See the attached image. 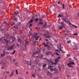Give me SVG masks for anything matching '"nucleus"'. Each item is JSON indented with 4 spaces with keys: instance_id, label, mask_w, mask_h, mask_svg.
Instances as JSON below:
<instances>
[{
    "instance_id": "obj_1",
    "label": "nucleus",
    "mask_w": 79,
    "mask_h": 79,
    "mask_svg": "<svg viewBox=\"0 0 79 79\" xmlns=\"http://www.w3.org/2000/svg\"><path fill=\"white\" fill-rule=\"evenodd\" d=\"M36 54H38V51H36L35 52H33L32 54V56L34 57V58H36V57H35L34 55H35Z\"/></svg>"
},
{
    "instance_id": "obj_2",
    "label": "nucleus",
    "mask_w": 79,
    "mask_h": 79,
    "mask_svg": "<svg viewBox=\"0 0 79 79\" xmlns=\"http://www.w3.org/2000/svg\"><path fill=\"white\" fill-rule=\"evenodd\" d=\"M57 48H59V50H60V52H62V51H63L62 53V54H63V53H65V52H64V51H63V50H61V48H62L61 47L58 46L57 47Z\"/></svg>"
},
{
    "instance_id": "obj_3",
    "label": "nucleus",
    "mask_w": 79,
    "mask_h": 79,
    "mask_svg": "<svg viewBox=\"0 0 79 79\" xmlns=\"http://www.w3.org/2000/svg\"><path fill=\"white\" fill-rule=\"evenodd\" d=\"M13 47H14V45H12L11 47H7V50H10L13 49Z\"/></svg>"
},
{
    "instance_id": "obj_4",
    "label": "nucleus",
    "mask_w": 79,
    "mask_h": 79,
    "mask_svg": "<svg viewBox=\"0 0 79 79\" xmlns=\"http://www.w3.org/2000/svg\"><path fill=\"white\" fill-rule=\"evenodd\" d=\"M14 14L15 16H18V15L19 14V12L18 10H16L15 12H14Z\"/></svg>"
},
{
    "instance_id": "obj_5",
    "label": "nucleus",
    "mask_w": 79,
    "mask_h": 79,
    "mask_svg": "<svg viewBox=\"0 0 79 79\" xmlns=\"http://www.w3.org/2000/svg\"><path fill=\"white\" fill-rule=\"evenodd\" d=\"M50 53H51V52L50 51H47L45 53L46 55H48V56L49 55Z\"/></svg>"
},
{
    "instance_id": "obj_6",
    "label": "nucleus",
    "mask_w": 79,
    "mask_h": 79,
    "mask_svg": "<svg viewBox=\"0 0 79 79\" xmlns=\"http://www.w3.org/2000/svg\"><path fill=\"white\" fill-rule=\"evenodd\" d=\"M60 24L62 26L64 27V28H65V25L64 24V22H62Z\"/></svg>"
},
{
    "instance_id": "obj_7",
    "label": "nucleus",
    "mask_w": 79,
    "mask_h": 79,
    "mask_svg": "<svg viewBox=\"0 0 79 79\" xmlns=\"http://www.w3.org/2000/svg\"><path fill=\"white\" fill-rule=\"evenodd\" d=\"M51 75H52V74L49 72V71H48L47 72V76H50Z\"/></svg>"
},
{
    "instance_id": "obj_8",
    "label": "nucleus",
    "mask_w": 79,
    "mask_h": 79,
    "mask_svg": "<svg viewBox=\"0 0 79 79\" xmlns=\"http://www.w3.org/2000/svg\"><path fill=\"white\" fill-rule=\"evenodd\" d=\"M63 27H62V26H59L58 27V29L59 30H62V29H63Z\"/></svg>"
},
{
    "instance_id": "obj_9",
    "label": "nucleus",
    "mask_w": 79,
    "mask_h": 79,
    "mask_svg": "<svg viewBox=\"0 0 79 79\" xmlns=\"http://www.w3.org/2000/svg\"><path fill=\"white\" fill-rule=\"evenodd\" d=\"M33 23V20L32 19H31L29 22L27 23V24H31V23Z\"/></svg>"
},
{
    "instance_id": "obj_10",
    "label": "nucleus",
    "mask_w": 79,
    "mask_h": 79,
    "mask_svg": "<svg viewBox=\"0 0 79 79\" xmlns=\"http://www.w3.org/2000/svg\"><path fill=\"white\" fill-rule=\"evenodd\" d=\"M46 26H47V22H45L44 25L42 26V27L43 28H45V27H46Z\"/></svg>"
},
{
    "instance_id": "obj_11",
    "label": "nucleus",
    "mask_w": 79,
    "mask_h": 79,
    "mask_svg": "<svg viewBox=\"0 0 79 79\" xmlns=\"http://www.w3.org/2000/svg\"><path fill=\"white\" fill-rule=\"evenodd\" d=\"M50 62H51L52 64H54L55 65H56V63H55V62H53V61L52 60L51 61V60Z\"/></svg>"
},
{
    "instance_id": "obj_12",
    "label": "nucleus",
    "mask_w": 79,
    "mask_h": 79,
    "mask_svg": "<svg viewBox=\"0 0 79 79\" xmlns=\"http://www.w3.org/2000/svg\"><path fill=\"white\" fill-rule=\"evenodd\" d=\"M14 73H15V71H12L10 75L12 76H13V74H14Z\"/></svg>"
},
{
    "instance_id": "obj_13",
    "label": "nucleus",
    "mask_w": 79,
    "mask_h": 79,
    "mask_svg": "<svg viewBox=\"0 0 79 79\" xmlns=\"http://www.w3.org/2000/svg\"><path fill=\"white\" fill-rule=\"evenodd\" d=\"M4 41H5L6 42V43L7 44V43H9V41H8V40L5 39H4Z\"/></svg>"
},
{
    "instance_id": "obj_14",
    "label": "nucleus",
    "mask_w": 79,
    "mask_h": 79,
    "mask_svg": "<svg viewBox=\"0 0 79 79\" xmlns=\"http://www.w3.org/2000/svg\"><path fill=\"white\" fill-rule=\"evenodd\" d=\"M25 62H26V63H27V65H31V63H30L29 64V61H27V62H26V60H25Z\"/></svg>"
},
{
    "instance_id": "obj_15",
    "label": "nucleus",
    "mask_w": 79,
    "mask_h": 79,
    "mask_svg": "<svg viewBox=\"0 0 79 79\" xmlns=\"http://www.w3.org/2000/svg\"><path fill=\"white\" fill-rule=\"evenodd\" d=\"M61 5L62 6V8H63V9H62V10H64V9H66V8L64 7V4H61Z\"/></svg>"
},
{
    "instance_id": "obj_16",
    "label": "nucleus",
    "mask_w": 79,
    "mask_h": 79,
    "mask_svg": "<svg viewBox=\"0 0 79 79\" xmlns=\"http://www.w3.org/2000/svg\"><path fill=\"white\" fill-rule=\"evenodd\" d=\"M62 20L63 21H64L65 22V23H68V21L66 20V19L65 18H63V19H62Z\"/></svg>"
},
{
    "instance_id": "obj_17",
    "label": "nucleus",
    "mask_w": 79,
    "mask_h": 79,
    "mask_svg": "<svg viewBox=\"0 0 79 79\" xmlns=\"http://www.w3.org/2000/svg\"><path fill=\"white\" fill-rule=\"evenodd\" d=\"M13 20H14V21H15V22H17L18 21V18H14V19H13Z\"/></svg>"
},
{
    "instance_id": "obj_18",
    "label": "nucleus",
    "mask_w": 79,
    "mask_h": 79,
    "mask_svg": "<svg viewBox=\"0 0 79 79\" xmlns=\"http://www.w3.org/2000/svg\"><path fill=\"white\" fill-rule=\"evenodd\" d=\"M71 64H70V63H68L67 64V66H69V68H70V67H71V66H72V65H71Z\"/></svg>"
},
{
    "instance_id": "obj_19",
    "label": "nucleus",
    "mask_w": 79,
    "mask_h": 79,
    "mask_svg": "<svg viewBox=\"0 0 79 79\" xmlns=\"http://www.w3.org/2000/svg\"><path fill=\"white\" fill-rule=\"evenodd\" d=\"M12 42H14L16 40V38L15 37H12Z\"/></svg>"
},
{
    "instance_id": "obj_20",
    "label": "nucleus",
    "mask_w": 79,
    "mask_h": 79,
    "mask_svg": "<svg viewBox=\"0 0 79 79\" xmlns=\"http://www.w3.org/2000/svg\"><path fill=\"white\" fill-rule=\"evenodd\" d=\"M50 45L49 46V45H48L47 46V49L48 50H50V48H51V47H50Z\"/></svg>"
},
{
    "instance_id": "obj_21",
    "label": "nucleus",
    "mask_w": 79,
    "mask_h": 79,
    "mask_svg": "<svg viewBox=\"0 0 79 79\" xmlns=\"http://www.w3.org/2000/svg\"><path fill=\"white\" fill-rule=\"evenodd\" d=\"M55 61H56V62H55V63H56V64H57V61H58V59H55Z\"/></svg>"
},
{
    "instance_id": "obj_22",
    "label": "nucleus",
    "mask_w": 79,
    "mask_h": 79,
    "mask_svg": "<svg viewBox=\"0 0 79 79\" xmlns=\"http://www.w3.org/2000/svg\"><path fill=\"white\" fill-rule=\"evenodd\" d=\"M18 42H19V43H21L22 41H21V40L20 39H18Z\"/></svg>"
},
{
    "instance_id": "obj_23",
    "label": "nucleus",
    "mask_w": 79,
    "mask_h": 79,
    "mask_svg": "<svg viewBox=\"0 0 79 79\" xmlns=\"http://www.w3.org/2000/svg\"><path fill=\"white\" fill-rule=\"evenodd\" d=\"M25 42L26 45V44H27V45H29V44H28L29 42L28 41L25 40Z\"/></svg>"
},
{
    "instance_id": "obj_24",
    "label": "nucleus",
    "mask_w": 79,
    "mask_h": 79,
    "mask_svg": "<svg viewBox=\"0 0 79 79\" xmlns=\"http://www.w3.org/2000/svg\"><path fill=\"white\" fill-rule=\"evenodd\" d=\"M56 8H58V9H60V6H59L56 5Z\"/></svg>"
},
{
    "instance_id": "obj_25",
    "label": "nucleus",
    "mask_w": 79,
    "mask_h": 79,
    "mask_svg": "<svg viewBox=\"0 0 79 79\" xmlns=\"http://www.w3.org/2000/svg\"><path fill=\"white\" fill-rule=\"evenodd\" d=\"M5 55V52H4V53L3 54H1V56H4Z\"/></svg>"
},
{
    "instance_id": "obj_26",
    "label": "nucleus",
    "mask_w": 79,
    "mask_h": 79,
    "mask_svg": "<svg viewBox=\"0 0 79 79\" xmlns=\"http://www.w3.org/2000/svg\"><path fill=\"white\" fill-rule=\"evenodd\" d=\"M50 61H51V59H50L49 60L48 59H47V61H48V63L49 64L50 63Z\"/></svg>"
},
{
    "instance_id": "obj_27",
    "label": "nucleus",
    "mask_w": 79,
    "mask_h": 79,
    "mask_svg": "<svg viewBox=\"0 0 79 79\" xmlns=\"http://www.w3.org/2000/svg\"><path fill=\"white\" fill-rule=\"evenodd\" d=\"M43 23L42 22H39V24H41V25H43Z\"/></svg>"
},
{
    "instance_id": "obj_28",
    "label": "nucleus",
    "mask_w": 79,
    "mask_h": 79,
    "mask_svg": "<svg viewBox=\"0 0 79 79\" xmlns=\"http://www.w3.org/2000/svg\"><path fill=\"white\" fill-rule=\"evenodd\" d=\"M62 4V3L61 2H60V1L58 2V3H57L58 5H60V4Z\"/></svg>"
},
{
    "instance_id": "obj_29",
    "label": "nucleus",
    "mask_w": 79,
    "mask_h": 79,
    "mask_svg": "<svg viewBox=\"0 0 79 79\" xmlns=\"http://www.w3.org/2000/svg\"><path fill=\"white\" fill-rule=\"evenodd\" d=\"M76 47H77V45H76L75 46H73V47H75V48H73L74 49V50L77 49V48H76Z\"/></svg>"
},
{
    "instance_id": "obj_30",
    "label": "nucleus",
    "mask_w": 79,
    "mask_h": 79,
    "mask_svg": "<svg viewBox=\"0 0 79 79\" xmlns=\"http://www.w3.org/2000/svg\"><path fill=\"white\" fill-rule=\"evenodd\" d=\"M53 71H57V69H56V68H55L54 69H53Z\"/></svg>"
},
{
    "instance_id": "obj_31",
    "label": "nucleus",
    "mask_w": 79,
    "mask_h": 79,
    "mask_svg": "<svg viewBox=\"0 0 79 79\" xmlns=\"http://www.w3.org/2000/svg\"><path fill=\"white\" fill-rule=\"evenodd\" d=\"M68 23H69V24L70 25V26H72V23H71L69 21H68Z\"/></svg>"
},
{
    "instance_id": "obj_32",
    "label": "nucleus",
    "mask_w": 79,
    "mask_h": 79,
    "mask_svg": "<svg viewBox=\"0 0 79 79\" xmlns=\"http://www.w3.org/2000/svg\"><path fill=\"white\" fill-rule=\"evenodd\" d=\"M32 17L31 19H33L34 18V15H33V14L32 15Z\"/></svg>"
},
{
    "instance_id": "obj_33",
    "label": "nucleus",
    "mask_w": 79,
    "mask_h": 79,
    "mask_svg": "<svg viewBox=\"0 0 79 79\" xmlns=\"http://www.w3.org/2000/svg\"><path fill=\"white\" fill-rule=\"evenodd\" d=\"M71 40H69V41H67V44H69V43H71Z\"/></svg>"
},
{
    "instance_id": "obj_34",
    "label": "nucleus",
    "mask_w": 79,
    "mask_h": 79,
    "mask_svg": "<svg viewBox=\"0 0 79 79\" xmlns=\"http://www.w3.org/2000/svg\"><path fill=\"white\" fill-rule=\"evenodd\" d=\"M2 64H3L4 65V66H5V65L4 64H6V63L3 61Z\"/></svg>"
},
{
    "instance_id": "obj_35",
    "label": "nucleus",
    "mask_w": 79,
    "mask_h": 79,
    "mask_svg": "<svg viewBox=\"0 0 79 79\" xmlns=\"http://www.w3.org/2000/svg\"><path fill=\"white\" fill-rule=\"evenodd\" d=\"M73 27H75V28H77V27L75 26L74 25H72Z\"/></svg>"
},
{
    "instance_id": "obj_36",
    "label": "nucleus",
    "mask_w": 79,
    "mask_h": 79,
    "mask_svg": "<svg viewBox=\"0 0 79 79\" xmlns=\"http://www.w3.org/2000/svg\"><path fill=\"white\" fill-rule=\"evenodd\" d=\"M15 71H16V74H18V70H15Z\"/></svg>"
},
{
    "instance_id": "obj_37",
    "label": "nucleus",
    "mask_w": 79,
    "mask_h": 79,
    "mask_svg": "<svg viewBox=\"0 0 79 79\" xmlns=\"http://www.w3.org/2000/svg\"><path fill=\"white\" fill-rule=\"evenodd\" d=\"M73 35H77L78 34L77 33H75L73 34Z\"/></svg>"
},
{
    "instance_id": "obj_38",
    "label": "nucleus",
    "mask_w": 79,
    "mask_h": 79,
    "mask_svg": "<svg viewBox=\"0 0 79 79\" xmlns=\"http://www.w3.org/2000/svg\"><path fill=\"white\" fill-rule=\"evenodd\" d=\"M47 66V64H44L43 66V68H45V66Z\"/></svg>"
},
{
    "instance_id": "obj_39",
    "label": "nucleus",
    "mask_w": 79,
    "mask_h": 79,
    "mask_svg": "<svg viewBox=\"0 0 79 79\" xmlns=\"http://www.w3.org/2000/svg\"><path fill=\"white\" fill-rule=\"evenodd\" d=\"M60 17H61V15L59 14L58 15V16H57V18H60Z\"/></svg>"
},
{
    "instance_id": "obj_40",
    "label": "nucleus",
    "mask_w": 79,
    "mask_h": 79,
    "mask_svg": "<svg viewBox=\"0 0 79 79\" xmlns=\"http://www.w3.org/2000/svg\"><path fill=\"white\" fill-rule=\"evenodd\" d=\"M70 63L71 64H74V62H72Z\"/></svg>"
},
{
    "instance_id": "obj_41",
    "label": "nucleus",
    "mask_w": 79,
    "mask_h": 79,
    "mask_svg": "<svg viewBox=\"0 0 79 79\" xmlns=\"http://www.w3.org/2000/svg\"><path fill=\"white\" fill-rule=\"evenodd\" d=\"M38 18H36L35 19V21H36V22H37V21H38Z\"/></svg>"
},
{
    "instance_id": "obj_42",
    "label": "nucleus",
    "mask_w": 79,
    "mask_h": 79,
    "mask_svg": "<svg viewBox=\"0 0 79 79\" xmlns=\"http://www.w3.org/2000/svg\"><path fill=\"white\" fill-rule=\"evenodd\" d=\"M50 69L51 71H53V69L52 68H50Z\"/></svg>"
},
{
    "instance_id": "obj_43",
    "label": "nucleus",
    "mask_w": 79,
    "mask_h": 79,
    "mask_svg": "<svg viewBox=\"0 0 79 79\" xmlns=\"http://www.w3.org/2000/svg\"><path fill=\"white\" fill-rule=\"evenodd\" d=\"M18 26H19L20 24H21V22H19L18 23Z\"/></svg>"
},
{
    "instance_id": "obj_44",
    "label": "nucleus",
    "mask_w": 79,
    "mask_h": 79,
    "mask_svg": "<svg viewBox=\"0 0 79 79\" xmlns=\"http://www.w3.org/2000/svg\"><path fill=\"white\" fill-rule=\"evenodd\" d=\"M39 20L40 22H42V19L40 18L39 19Z\"/></svg>"
},
{
    "instance_id": "obj_45",
    "label": "nucleus",
    "mask_w": 79,
    "mask_h": 79,
    "mask_svg": "<svg viewBox=\"0 0 79 79\" xmlns=\"http://www.w3.org/2000/svg\"><path fill=\"white\" fill-rule=\"evenodd\" d=\"M45 37H46V38H50V36H45Z\"/></svg>"
},
{
    "instance_id": "obj_46",
    "label": "nucleus",
    "mask_w": 79,
    "mask_h": 79,
    "mask_svg": "<svg viewBox=\"0 0 79 79\" xmlns=\"http://www.w3.org/2000/svg\"><path fill=\"white\" fill-rule=\"evenodd\" d=\"M52 67H53V66L52 65L51 66H49L48 68H50H50H52Z\"/></svg>"
},
{
    "instance_id": "obj_47",
    "label": "nucleus",
    "mask_w": 79,
    "mask_h": 79,
    "mask_svg": "<svg viewBox=\"0 0 79 79\" xmlns=\"http://www.w3.org/2000/svg\"><path fill=\"white\" fill-rule=\"evenodd\" d=\"M33 25V24H30L29 26V27H31Z\"/></svg>"
},
{
    "instance_id": "obj_48",
    "label": "nucleus",
    "mask_w": 79,
    "mask_h": 79,
    "mask_svg": "<svg viewBox=\"0 0 79 79\" xmlns=\"http://www.w3.org/2000/svg\"><path fill=\"white\" fill-rule=\"evenodd\" d=\"M56 55H57V56H58V55H59L60 54H58V53L56 52Z\"/></svg>"
},
{
    "instance_id": "obj_49",
    "label": "nucleus",
    "mask_w": 79,
    "mask_h": 79,
    "mask_svg": "<svg viewBox=\"0 0 79 79\" xmlns=\"http://www.w3.org/2000/svg\"><path fill=\"white\" fill-rule=\"evenodd\" d=\"M39 36H35V39L36 38H37H37H39Z\"/></svg>"
},
{
    "instance_id": "obj_50",
    "label": "nucleus",
    "mask_w": 79,
    "mask_h": 79,
    "mask_svg": "<svg viewBox=\"0 0 79 79\" xmlns=\"http://www.w3.org/2000/svg\"><path fill=\"white\" fill-rule=\"evenodd\" d=\"M20 19L21 21H23V19L22 17H20Z\"/></svg>"
},
{
    "instance_id": "obj_51",
    "label": "nucleus",
    "mask_w": 79,
    "mask_h": 79,
    "mask_svg": "<svg viewBox=\"0 0 79 79\" xmlns=\"http://www.w3.org/2000/svg\"><path fill=\"white\" fill-rule=\"evenodd\" d=\"M2 39H3V37H2L0 39V41H2Z\"/></svg>"
},
{
    "instance_id": "obj_52",
    "label": "nucleus",
    "mask_w": 79,
    "mask_h": 79,
    "mask_svg": "<svg viewBox=\"0 0 79 79\" xmlns=\"http://www.w3.org/2000/svg\"><path fill=\"white\" fill-rule=\"evenodd\" d=\"M4 30H5V29H0V30H1V31H3Z\"/></svg>"
},
{
    "instance_id": "obj_53",
    "label": "nucleus",
    "mask_w": 79,
    "mask_h": 79,
    "mask_svg": "<svg viewBox=\"0 0 79 79\" xmlns=\"http://www.w3.org/2000/svg\"><path fill=\"white\" fill-rule=\"evenodd\" d=\"M15 66H18V63H16L15 64Z\"/></svg>"
},
{
    "instance_id": "obj_54",
    "label": "nucleus",
    "mask_w": 79,
    "mask_h": 79,
    "mask_svg": "<svg viewBox=\"0 0 79 79\" xmlns=\"http://www.w3.org/2000/svg\"><path fill=\"white\" fill-rule=\"evenodd\" d=\"M37 34H38L37 33H36L35 34V36H37Z\"/></svg>"
},
{
    "instance_id": "obj_55",
    "label": "nucleus",
    "mask_w": 79,
    "mask_h": 79,
    "mask_svg": "<svg viewBox=\"0 0 79 79\" xmlns=\"http://www.w3.org/2000/svg\"><path fill=\"white\" fill-rule=\"evenodd\" d=\"M69 8H71L72 7H71V5H69Z\"/></svg>"
},
{
    "instance_id": "obj_56",
    "label": "nucleus",
    "mask_w": 79,
    "mask_h": 79,
    "mask_svg": "<svg viewBox=\"0 0 79 79\" xmlns=\"http://www.w3.org/2000/svg\"><path fill=\"white\" fill-rule=\"evenodd\" d=\"M48 45L47 44L46 45H45V44L44 45V46H45L46 47H48Z\"/></svg>"
},
{
    "instance_id": "obj_57",
    "label": "nucleus",
    "mask_w": 79,
    "mask_h": 79,
    "mask_svg": "<svg viewBox=\"0 0 79 79\" xmlns=\"http://www.w3.org/2000/svg\"><path fill=\"white\" fill-rule=\"evenodd\" d=\"M6 21H5L3 23V24H6Z\"/></svg>"
},
{
    "instance_id": "obj_58",
    "label": "nucleus",
    "mask_w": 79,
    "mask_h": 79,
    "mask_svg": "<svg viewBox=\"0 0 79 79\" xmlns=\"http://www.w3.org/2000/svg\"><path fill=\"white\" fill-rule=\"evenodd\" d=\"M49 45H52V44L51 43H49Z\"/></svg>"
},
{
    "instance_id": "obj_59",
    "label": "nucleus",
    "mask_w": 79,
    "mask_h": 79,
    "mask_svg": "<svg viewBox=\"0 0 79 79\" xmlns=\"http://www.w3.org/2000/svg\"><path fill=\"white\" fill-rule=\"evenodd\" d=\"M13 61V62H15V61H16V60H15V59H14Z\"/></svg>"
},
{
    "instance_id": "obj_60",
    "label": "nucleus",
    "mask_w": 79,
    "mask_h": 79,
    "mask_svg": "<svg viewBox=\"0 0 79 79\" xmlns=\"http://www.w3.org/2000/svg\"><path fill=\"white\" fill-rule=\"evenodd\" d=\"M36 44V42L35 41L34 42V44H33V45H34V44Z\"/></svg>"
},
{
    "instance_id": "obj_61",
    "label": "nucleus",
    "mask_w": 79,
    "mask_h": 79,
    "mask_svg": "<svg viewBox=\"0 0 79 79\" xmlns=\"http://www.w3.org/2000/svg\"><path fill=\"white\" fill-rule=\"evenodd\" d=\"M42 44H43V45H45V43L44 42H43L42 43Z\"/></svg>"
},
{
    "instance_id": "obj_62",
    "label": "nucleus",
    "mask_w": 79,
    "mask_h": 79,
    "mask_svg": "<svg viewBox=\"0 0 79 79\" xmlns=\"http://www.w3.org/2000/svg\"><path fill=\"white\" fill-rule=\"evenodd\" d=\"M32 77H35V75H32Z\"/></svg>"
},
{
    "instance_id": "obj_63",
    "label": "nucleus",
    "mask_w": 79,
    "mask_h": 79,
    "mask_svg": "<svg viewBox=\"0 0 79 79\" xmlns=\"http://www.w3.org/2000/svg\"><path fill=\"white\" fill-rule=\"evenodd\" d=\"M3 61H1L0 62V64H2Z\"/></svg>"
},
{
    "instance_id": "obj_64",
    "label": "nucleus",
    "mask_w": 79,
    "mask_h": 79,
    "mask_svg": "<svg viewBox=\"0 0 79 79\" xmlns=\"http://www.w3.org/2000/svg\"><path fill=\"white\" fill-rule=\"evenodd\" d=\"M13 52L14 53H15V52H16V51H15V50H14V51H13Z\"/></svg>"
}]
</instances>
